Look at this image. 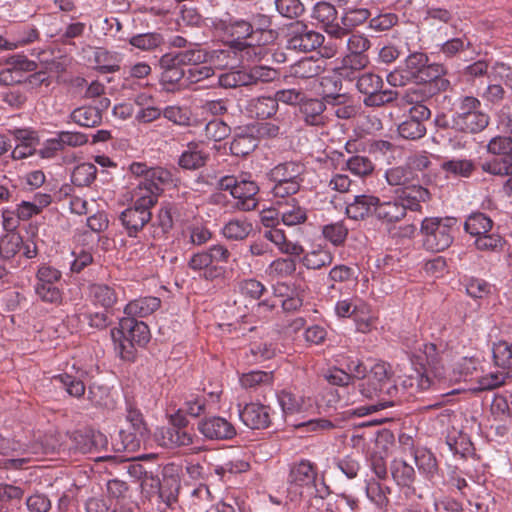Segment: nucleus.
Wrapping results in <instances>:
<instances>
[{
    "mask_svg": "<svg viewBox=\"0 0 512 512\" xmlns=\"http://www.w3.org/2000/svg\"><path fill=\"white\" fill-rule=\"evenodd\" d=\"M359 384L361 395L368 399L378 398L376 404L364 405L346 411L349 416L363 417L373 412L386 409L393 405L390 399L398 391L389 378L385 363L374 364Z\"/></svg>",
    "mask_w": 512,
    "mask_h": 512,
    "instance_id": "1",
    "label": "nucleus"
},
{
    "mask_svg": "<svg viewBox=\"0 0 512 512\" xmlns=\"http://www.w3.org/2000/svg\"><path fill=\"white\" fill-rule=\"evenodd\" d=\"M116 353L125 361H134L136 346L144 347L151 338L149 327L143 321L122 317L119 326L110 331Z\"/></svg>",
    "mask_w": 512,
    "mask_h": 512,
    "instance_id": "2",
    "label": "nucleus"
},
{
    "mask_svg": "<svg viewBox=\"0 0 512 512\" xmlns=\"http://www.w3.org/2000/svg\"><path fill=\"white\" fill-rule=\"evenodd\" d=\"M457 230L455 217H426L420 227L423 247L427 251L442 252L451 246Z\"/></svg>",
    "mask_w": 512,
    "mask_h": 512,
    "instance_id": "3",
    "label": "nucleus"
},
{
    "mask_svg": "<svg viewBox=\"0 0 512 512\" xmlns=\"http://www.w3.org/2000/svg\"><path fill=\"white\" fill-rule=\"evenodd\" d=\"M490 117L481 110V102L474 96L459 99L458 109L452 115L450 128L465 134H476L489 125Z\"/></svg>",
    "mask_w": 512,
    "mask_h": 512,
    "instance_id": "4",
    "label": "nucleus"
},
{
    "mask_svg": "<svg viewBox=\"0 0 512 512\" xmlns=\"http://www.w3.org/2000/svg\"><path fill=\"white\" fill-rule=\"evenodd\" d=\"M230 257L231 253L226 246L216 244L192 254L187 265L203 279L213 281L223 277L226 272V269L217 263H227Z\"/></svg>",
    "mask_w": 512,
    "mask_h": 512,
    "instance_id": "5",
    "label": "nucleus"
},
{
    "mask_svg": "<svg viewBox=\"0 0 512 512\" xmlns=\"http://www.w3.org/2000/svg\"><path fill=\"white\" fill-rule=\"evenodd\" d=\"M129 169L133 175L142 178L133 191L141 192L147 199L152 198L154 204L164 188L173 183L172 173L163 167H148L146 163L133 162Z\"/></svg>",
    "mask_w": 512,
    "mask_h": 512,
    "instance_id": "6",
    "label": "nucleus"
},
{
    "mask_svg": "<svg viewBox=\"0 0 512 512\" xmlns=\"http://www.w3.org/2000/svg\"><path fill=\"white\" fill-rule=\"evenodd\" d=\"M304 166L301 163L288 161L273 167L267 177L273 183L271 193L275 198L284 199L296 194L304 181Z\"/></svg>",
    "mask_w": 512,
    "mask_h": 512,
    "instance_id": "7",
    "label": "nucleus"
},
{
    "mask_svg": "<svg viewBox=\"0 0 512 512\" xmlns=\"http://www.w3.org/2000/svg\"><path fill=\"white\" fill-rule=\"evenodd\" d=\"M142 493L145 497L158 495L157 508L160 512H182L178 503L180 482L176 477H164L161 482L159 478L145 474L141 482Z\"/></svg>",
    "mask_w": 512,
    "mask_h": 512,
    "instance_id": "8",
    "label": "nucleus"
},
{
    "mask_svg": "<svg viewBox=\"0 0 512 512\" xmlns=\"http://www.w3.org/2000/svg\"><path fill=\"white\" fill-rule=\"evenodd\" d=\"M134 205L125 209L120 215V221L130 237H135L151 220L150 209L155 205L152 198H145L141 192L132 193Z\"/></svg>",
    "mask_w": 512,
    "mask_h": 512,
    "instance_id": "9",
    "label": "nucleus"
},
{
    "mask_svg": "<svg viewBox=\"0 0 512 512\" xmlns=\"http://www.w3.org/2000/svg\"><path fill=\"white\" fill-rule=\"evenodd\" d=\"M407 353L413 364L420 366V369H431L436 372L441 363L442 356L438 346L434 343L407 339L405 342Z\"/></svg>",
    "mask_w": 512,
    "mask_h": 512,
    "instance_id": "10",
    "label": "nucleus"
},
{
    "mask_svg": "<svg viewBox=\"0 0 512 512\" xmlns=\"http://www.w3.org/2000/svg\"><path fill=\"white\" fill-rule=\"evenodd\" d=\"M318 477V466L308 459H300L290 464L287 483L300 495L304 490L310 491L315 487Z\"/></svg>",
    "mask_w": 512,
    "mask_h": 512,
    "instance_id": "11",
    "label": "nucleus"
},
{
    "mask_svg": "<svg viewBox=\"0 0 512 512\" xmlns=\"http://www.w3.org/2000/svg\"><path fill=\"white\" fill-rule=\"evenodd\" d=\"M126 420L130 423L132 431L120 432L122 446L126 451H136L147 437V427L141 411L132 406L127 408Z\"/></svg>",
    "mask_w": 512,
    "mask_h": 512,
    "instance_id": "12",
    "label": "nucleus"
},
{
    "mask_svg": "<svg viewBox=\"0 0 512 512\" xmlns=\"http://www.w3.org/2000/svg\"><path fill=\"white\" fill-rule=\"evenodd\" d=\"M270 26L271 18L264 14L253 15L248 21L226 14L215 24L216 29L223 31L239 29L245 32H275Z\"/></svg>",
    "mask_w": 512,
    "mask_h": 512,
    "instance_id": "13",
    "label": "nucleus"
},
{
    "mask_svg": "<svg viewBox=\"0 0 512 512\" xmlns=\"http://www.w3.org/2000/svg\"><path fill=\"white\" fill-rule=\"evenodd\" d=\"M197 430L209 440H230L236 436L234 425L220 416L204 417L197 423Z\"/></svg>",
    "mask_w": 512,
    "mask_h": 512,
    "instance_id": "14",
    "label": "nucleus"
},
{
    "mask_svg": "<svg viewBox=\"0 0 512 512\" xmlns=\"http://www.w3.org/2000/svg\"><path fill=\"white\" fill-rule=\"evenodd\" d=\"M155 441L164 448H180L193 446L199 442V438L187 429L157 428L154 433Z\"/></svg>",
    "mask_w": 512,
    "mask_h": 512,
    "instance_id": "15",
    "label": "nucleus"
},
{
    "mask_svg": "<svg viewBox=\"0 0 512 512\" xmlns=\"http://www.w3.org/2000/svg\"><path fill=\"white\" fill-rule=\"evenodd\" d=\"M259 187L251 179V175H240V179L232 192V197L236 200L235 207L241 211H252L258 205L257 194Z\"/></svg>",
    "mask_w": 512,
    "mask_h": 512,
    "instance_id": "16",
    "label": "nucleus"
},
{
    "mask_svg": "<svg viewBox=\"0 0 512 512\" xmlns=\"http://www.w3.org/2000/svg\"><path fill=\"white\" fill-rule=\"evenodd\" d=\"M221 54L230 56L234 54L241 62L260 60L263 55V47L253 42V34H246L242 38H238L229 42L226 49L220 51Z\"/></svg>",
    "mask_w": 512,
    "mask_h": 512,
    "instance_id": "17",
    "label": "nucleus"
},
{
    "mask_svg": "<svg viewBox=\"0 0 512 512\" xmlns=\"http://www.w3.org/2000/svg\"><path fill=\"white\" fill-rule=\"evenodd\" d=\"M209 153L202 141H190L178 157V165L183 170L194 171L206 165Z\"/></svg>",
    "mask_w": 512,
    "mask_h": 512,
    "instance_id": "18",
    "label": "nucleus"
},
{
    "mask_svg": "<svg viewBox=\"0 0 512 512\" xmlns=\"http://www.w3.org/2000/svg\"><path fill=\"white\" fill-rule=\"evenodd\" d=\"M436 385L435 378L430 376L429 369H415L412 374L399 378L394 386H398L408 396H414L418 392H424Z\"/></svg>",
    "mask_w": 512,
    "mask_h": 512,
    "instance_id": "19",
    "label": "nucleus"
},
{
    "mask_svg": "<svg viewBox=\"0 0 512 512\" xmlns=\"http://www.w3.org/2000/svg\"><path fill=\"white\" fill-rule=\"evenodd\" d=\"M383 479L368 477L364 480L366 498L381 512H387L390 506L391 487L382 482Z\"/></svg>",
    "mask_w": 512,
    "mask_h": 512,
    "instance_id": "20",
    "label": "nucleus"
},
{
    "mask_svg": "<svg viewBox=\"0 0 512 512\" xmlns=\"http://www.w3.org/2000/svg\"><path fill=\"white\" fill-rule=\"evenodd\" d=\"M300 116L309 126L324 127L330 122V117L325 113L326 105L319 99H305L299 107Z\"/></svg>",
    "mask_w": 512,
    "mask_h": 512,
    "instance_id": "21",
    "label": "nucleus"
},
{
    "mask_svg": "<svg viewBox=\"0 0 512 512\" xmlns=\"http://www.w3.org/2000/svg\"><path fill=\"white\" fill-rule=\"evenodd\" d=\"M374 216L382 224L390 225L403 220L406 216L405 208L398 197L383 199L378 197V204Z\"/></svg>",
    "mask_w": 512,
    "mask_h": 512,
    "instance_id": "22",
    "label": "nucleus"
},
{
    "mask_svg": "<svg viewBox=\"0 0 512 512\" xmlns=\"http://www.w3.org/2000/svg\"><path fill=\"white\" fill-rule=\"evenodd\" d=\"M242 422L251 429H265L271 423L270 408L260 403H249L239 411Z\"/></svg>",
    "mask_w": 512,
    "mask_h": 512,
    "instance_id": "23",
    "label": "nucleus"
},
{
    "mask_svg": "<svg viewBox=\"0 0 512 512\" xmlns=\"http://www.w3.org/2000/svg\"><path fill=\"white\" fill-rule=\"evenodd\" d=\"M277 206V215L286 226L303 224L308 218L307 209L291 196L284 198L283 201H277Z\"/></svg>",
    "mask_w": 512,
    "mask_h": 512,
    "instance_id": "24",
    "label": "nucleus"
},
{
    "mask_svg": "<svg viewBox=\"0 0 512 512\" xmlns=\"http://www.w3.org/2000/svg\"><path fill=\"white\" fill-rule=\"evenodd\" d=\"M73 448L83 454L94 451H101L107 446V438L101 432L95 431H76L73 433Z\"/></svg>",
    "mask_w": 512,
    "mask_h": 512,
    "instance_id": "25",
    "label": "nucleus"
},
{
    "mask_svg": "<svg viewBox=\"0 0 512 512\" xmlns=\"http://www.w3.org/2000/svg\"><path fill=\"white\" fill-rule=\"evenodd\" d=\"M378 197L371 194L356 195L347 203L345 213L352 220H364L375 214Z\"/></svg>",
    "mask_w": 512,
    "mask_h": 512,
    "instance_id": "26",
    "label": "nucleus"
},
{
    "mask_svg": "<svg viewBox=\"0 0 512 512\" xmlns=\"http://www.w3.org/2000/svg\"><path fill=\"white\" fill-rule=\"evenodd\" d=\"M262 233L267 242L273 244L282 254L299 257L304 252V247L297 242L288 240L282 229L271 227L263 230Z\"/></svg>",
    "mask_w": 512,
    "mask_h": 512,
    "instance_id": "27",
    "label": "nucleus"
},
{
    "mask_svg": "<svg viewBox=\"0 0 512 512\" xmlns=\"http://www.w3.org/2000/svg\"><path fill=\"white\" fill-rule=\"evenodd\" d=\"M163 26H160V30L174 31L182 30L185 27L197 26L201 21L200 15L194 9H183L179 18H175L174 15L168 11L159 15Z\"/></svg>",
    "mask_w": 512,
    "mask_h": 512,
    "instance_id": "28",
    "label": "nucleus"
},
{
    "mask_svg": "<svg viewBox=\"0 0 512 512\" xmlns=\"http://www.w3.org/2000/svg\"><path fill=\"white\" fill-rule=\"evenodd\" d=\"M312 18L325 32H340L337 10L328 2H319L315 5Z\"/></svg>",
    "mask_w": 512,
    "mask_h": 512,
    "instance_id": "29",
    "label": "nucleus"
},
{
    "mask_svg": "<svg viewBox=\"0 0 512 512\" xmlns=\"http://www.w3.org/2000/svg\"><path fill=\"white\" fill-rule=\"evenodd\" d=\"M161 300L158 297L146 296L140 297L130 301L124 307L125 317H132L134 319L144 318L153 314L159 309Z\"/></svg>",
    "mask_w": 512,
    "mask_h": 512,
    "instance_id": "30",
    "label": "nucleus"
},
{
    "mask_svg": "<svg viewBox=\"0 0 512 512\" xmlns=\"http://www.w3.org/2000/svg\"><path fill=\"white\" fill-rule=\"evenodd\" d=\"M430 198L431 194L428 189L416 185L406 187L398 196V199L401 200L406 213L407 210L421 211V204L428 202Z\"/></svg>",
    "mask_w": 512,
    "mask_h": 512,
    "instance_id": "31",
    "label": "nucleus"
},
{
    "mask_svg": "<svg viewBox=\"0 0 512 512\" xmlns=\"http://www.w3.org/2000/svg\"><path fill=\"white\" fill-rule=\"evenodd\" d=\"M390 472L393 481L398 487L413 489L416 479V472L412 465L405 460L394 459L390 465Z\"/></svg>",
    "mask_w": 512,
    "mask_h": 512,
    "instance_id": "32",
    "label": "nucleus"
},
{
    "mask_svg": "<svg viewBox=\"0 0 512 512\" xmlns=\"http://www.w3.org/2000/svg\"><path fill=\"white\" fill-rule=\"evenodd\" d=\"M302 255L301 262L309 270H320L331 265L334 260L333 252L321 245Z\"/></svg>",
    "mask_w": 512,
    "mask_h": 512,
    "instance_id": "33",
    "label": "nucleus"
},
{
    "mask_svg": "<svg viewBox=\"0 0 512 512\" xmlns=\"http://www.w3.org/2000/svg\"><path fill=\"white\" fill-rule=\"evenodd\" d=\"M89 297L94 305L112 308L118 296L115 289L107 284L94 283L89 286Z\"/></svg>",
    "mask_w": 512,
    "mask_h": 512,
    "instance_id": "34",
    "label": "nucleus"
},
{
    "mask_svg": "<svg viewBox=\"0 0 512 512\" xmlns=\"http://www.w3.org/2000/svg\"><path fill=\"white\" fill-rule=\"evenodd\" d=\"M246 109L251 117L267 119L276 114L278 104L274 97L261 96L251 99Z\"/></svg>",
    "mask_w": 512,
    "mask_h": 512,
    "instance_id": "35",
    "label": "nucleus"
},
{
    "mask_svg": "<svg viewBox=\"0 0 512 512\" xmlns=\"http://www.w3.org/2000/svg\"><path fill=\"white\" fill-rule=\"evenodd\" d=\"M446 69L442 64L426 62L424 68L418 74L415 83H431L435 82L439 89L446 90L449 86V81L444 79Z\"/></svg>",
    "mask_w": 512,
    "mask_h": 512,
    "instance_id": "36",
    "label": "nucleus"
},
{
    "mask_svg": "<svg viewBox=\"0 0 512 512\" xmlns=\"http://www.w3.org/2000/svg\"><path fill=\"white\" fill-rule=\"evenodd\" d=\"M207 57L208 53L205 50L201 49L200 47H196L179 52L173 58L166 54L162 57L161 63L164 65L171 60L173 61V64H181L192 67L194 65H201L205 63L207 61Z\"/></svg>",
    "mask_w": 512,
    "mask_h": 512,
    "instance_id": "37",
    "label": "nucleus"
},
{
    "mask_svg": "<svg viewBox=\"0 0 512 512\" xmlns=\"http://www.w3.org/2000/svg\"><path fill=\"white\" fill-rule=\"evenodd\" d=\"M369 63L366 55L348 54L346 55L340 67L337 68L338 75L342 78L353 80L356 74L364 69Z\"/></svg>",
    "mask_w": 512,
    "mask_h": 512,
    "instance_id": "38",
    "label": "nucleus"
},
{
    "mask_svg": "<svg viewBox=\"0 0 512 512\" xmlns=\"http://www.w3.org/2000/svg\"><path fill=\"white\" fill-rule=\"evenodd\" d=\"M253 230L252 223L246 218H234L228 221L222 233L228 240L242 241L246 239Z\"/></svg>",
    "mask_w": 512,
    "mask_h": 512,
    "instance_id": "39",
    "label": "nucleus"
},
{
    "mask_svg": "<svg viewBox=\"0 0 512 512\" xmlns=\"http://www.w3.org/2000/svg\"><path fill=\"white\" fill-rule=\"evenodd\" d=\"M327 280L330 283L329 288L335 289L337 283L357 285L358 273L355 268L345 264H339L332 267L328 273Z\"/></svg>",
    "mask_w": 512,
    "mask_h": 512,
    "instance_id": "40",
    "label": "nucleus"
},
{
    "mask_svg": "<svg viewBox=\"0 0 512 512\" xmlns=\"http://www.w3.org/2000/svg\"><path fill=\"white\" fill-rule=\"evenodd\" d=\"M414 460L418 470L428 480H432L438 474V464L434 454L426 449H416Z\"/></svg>",
    "mask_w": 512,
    "mask_h": 512,
    "instance_id": "41",
    "label": "nucleus"
},
{
    "mask_svg": "<svg viewBox=\"0 0 512 512\" xmlns=\"http://www.w3.org/2000/svg\"><path fill=\"white\" fill-rule=\"evenodd\" d=\"M349 229L343 220L331 222L321 227V235L334 247H341L345 244Z\"/></svg>",
    "mask_w": 512,
    "mask_h": 512,
    "instance_id": "42",
    "label": "nucleus"
},
{
    "mask_svg": "<svg viewBox=\"0 0 512 512\" xmlns=\"http://www.w3.org/2000/svg\"><path fill=\"white\" fill-rule=\"evenodd\" d=\"M447 177L469 178L475 171V164L470 159H451L443 161L440 165Z\"/></svg>",
    "mask_w": 512,
    "mask_h": 512,
    "instance_id": "43",
    "label": "nucleus"
},
{
    "mask_svg": "<svg viewBox=\"0 0 512 512\" xmlns=\"http://www.w3.org/2000/svg\"><path fill=\"white\" fill-rule=\"evenodd\" d=\"M323 42V34H294L288 40V47L306 53L321 48Z\"/></svg>",
    "mask_w": 512,
    "mask_h": 512,
    "instance_id": "44",
    "label": "nucleus"
},
{
    "mask_svg": "<svg viewBox=\"0 0 512 512\" xmlns=\"http://www.w3.org/2000/svg\"><path fill=\"white\" fill-rule=\"evenodd\" d=\"M258 146V139L250 133L236 134L230 143L232 155L245 157L255 150Z\"/></svg>",
    "mask_w": 512,
    "mask_h": 512,
    "instance_id": "45",
    "label": "nucleus"
},
{
    "mask_svg": "<svg viewBox=\"0 0 512 512\" xmlns=\"http://www.w3.org/2000/svg\"><path fill=\"white\" fill-rule=\"evenodd\" d=\"M71 119L80 126L95 127L101 123L102 115L100 110L96 107L83 106L75 109L71 113Z\"/></svg>",
    "mask_w": 512,
    "mask_h": 512,
    "instance_id": "46",
    "label": "nucleus"
},
{
    "mask_svg": "<svg viewBox=\"0 0 512 512\" xmlns=\"http://www.w3.org/2000/svg\"><path fill=\"white\" fill-rule=\"evenodd\" d=\"M96 68L102 73H112L120 68V58L116 53H111L103 48L93 50Z\"/></svg>",
    "mask_w": 512,
    "mask_h": 512,
    "instance_id": "47",
    "label": "nucleus"
},
{
    "mask_svg": "<svg viewBox=\"0 0 512 512\" xmlns=\"http://www.w3.org/2000/svg\"><path fill=\"white\" fill-rule=\"evenodd\" d=\"M493 225L492 220L483 213L471 214L464 223V229L467 233L477 238L489 233Z\"/></svg>",
    "mask_w": 512,
    "mask_h": 512,
    "instance_id": "48",
    "label": "nucleus"
},
{
    "mask_svg": "<svg viewBox=\"0 0 512 512\" xmlns=\"http://www.w3.org/2000/svg\"><path fill=\"white\" fill-rule=\"evenodd\" d=\"M52 381L59 383L70 396L80 398L85 393V384L79 377L70 375L68 373L54 375Z\"/></svg>",
    "mask_w": 512,
    "mask_h": 512,
    "instance_id": "49",
    "label": "nucleus"
},
{
    "mask_svg": "<svg viewBox=\"0 0 512 512\" xmlns=\"http://www.w3.org/2000/svg\"><path fill=\"white\" fill-rule=\"evenodd\" d=\"M163 117L175 125L187 127L191 126L193 114L189 107L170 105L163 109Z\"/></svg>",
    "mask_w": 512,
    "mask_h": 512,
    "instance_id": "50",
    "label": "nucleus"
},
{
    "mask_svg": "<svg viewBox=\"0 0 512 512\" xmlns=\"http://www.w3.org/2000/svg\"><path fill=\"white\" fill-rule=\"evenodd\" d=\"M241 296L251 301H258L267 292L265 285L255 278L242 279L237 283Z\"/></svg>",
    "mask_w": 512,
    "mask_h": 512,
    "instance_id": "51",
    "label": "nucleus"
},
{
    "mask_svg": "<svg viewBox=\"0 0 512 512\" xmlns=\"http://www.w3.org/2000/svg\"><path fill=\"white\" fill-rule=\"evenodd\" d=\"M477 367L478 361L476 358L463 357L453 365L450 380L455 382L467 381L477 371Z\"/></svg>",
    "mask_w": 512,
    "mask_h": 512,
    "instance_id": "52",
    "label": "nucleus"
},
{
    "mask_svg": "<svg viewBox=\"0 0 512 512\" xmlns=\"http://www.w3.org/2000/svg\"><path fill=\"white\" fill-rule=\"evenodd\" d=\"M346 169L355 176L365 178L373 173L375 165L367 156L353 155L347 159Z\"/></svg>",
    "mask_w": 512,
    "mask_h": 512,
    "instance_id": "53",
    "label": "nucleus"
},
{
    "mask_svg": "<svg viewBox=\"0 0 512 512\" xmlns=\"http://www.w3.org/2000/svg\"><path fill=\"white\" fill-rule=\"evenodd\" d=\"M97 168L92 163H81L77 165L71 175V181L79 187L89 186L95 179Z\"/></svg>",
    "mask_w": 512,
    "mask_h": 512,
    "instance_id": "54",
    "label": "nucleus"
},
{
    "mask_svg": "<svg viewBox=\"0 0 512 512\" xmlns=\"http://www.w3.org/2000/svg\"><path fill=\"white\" fill-rule=\"evenodd\" d=\"M23 239L18 233H7L0 239V257L12 259L22 248Z\"/></svg>",
    "mask_w": 512,
    "mask_h": 512,
    "instance_id": "55",
    "label": "nucleus"
},
{
    "mask_svg": "<svg viewBox=\"0 0 512 512\" xmlns=\"http://www.w3.org/2000/svg\"><path fill=\"white\" fill-rule=\"evenodd\" d=\"M296 271V262L292 258H277L267 267L266 273L272 278H286Z\"/></svg>",
    "mask_w": 512,
    "mask_h": 512,
    "instance_id": "56",
    "label": "nucleus"
},
{
    "mask_svg": "<svg viewBox=\"0 0 512 512\" xmlns=\"http://www.w3.org/2000/svg\"><path fill=\"white\" fill-rule=\"evenodd\" d=\"M34 291L42 302L54 305L62 303L63 290L58 284H35Z\"/></svg>",
    "mask_w": 512,
    "mask_h": 512,
    "instance_id": "57",
    "label": "nucleus"
},
{
    "mask_svg": "<svg viewBox=\"0 0 512 512\" xmlns=\"http://www.w3.org/2000/svg\"><path fill=\"white\" fill-rule=\"evenodd\" d=\"M219 84L224 88H236L252 85L250 72L237 70L230 71L219 76Z\"/></svg>",
    "mask_w": 512,
    "mask_h": 512,
    "instance_id": "58",
    "label": "nucleus"
},
{
    "mask_svg": "<svg viewBox=\"0 0 512 512\" xmlns=\"http://www.w3.org/2000/svg\"><path fill=\"white\" fill-rule=\"evenodd\" d=\"M277 398L279 405L286 415H293L303 410V398L290 391H281Z\"/></svg>",
    "mask_w": 512,
    "mask_h": 512,
    "instance_id": "59",
    "label": "nucleus"
},
{
    "mask_svg": "<svg viewBox=\"0 0 512 512\" xmlns=\"http://www.w3.org/2000/svg\"><path fill=\"white\" fill-rule=\"evenodd\" d=\"M482 171L494 176L512 175V158H494L481 164Z\"/></svg>",
    "mask_w": 512,
    "mask_h": 512,
    "instance_id": "60",
    "label": "nucleus"
},
{
    "mask_svg": "<svg viewBox=\"0 0 512 512\" xmlns=\"http://www.w3.org/2000/svg\"><path fill=\"white\" fill-rule=\"evenodd\" d=\"M321 70L322 68L317 61L305 58L292 67V74L297 78L309 79L318 76Z\"/></svg>",
    "mask_w": 512,
    "mask_h": 512,
    "instance_id": "61",
    "label": "nucleus"
},
{
    "mask_svg": "<svg viewBox=\"0 0 512 512\" xmlns=\"http://www.w3.org/2000/svg\"><path fill=\"white\" fill-rule=\"evenodd\" d=\"M487 151L502 158H512V138L508 136L493 137L487 144Z\"/></svg>",
    "mask_w": 512,
    "mask_h": 512,
    "instance_id": "62",
    "label": "nucleus"
},
{
    "mask_svg": "<svg viewBox=\"0 0 512 512\" xmlns=\"http://www.w3.org/2000/svg\"><path fill=\"white\" fill-rule=\"evenodd\" d=\"M425 124L407 118L398 126L399 135L407 140H418L426 134Z\"/></svg>",
    "mask_w": 512,
    "mask_h": 512,
    "instance_id": "63",
    "label": "nucleus"
},
{
    "mask_svg": "<svg viewBox=\"0 0 512 512\" xmlns=\"http://www.w3.org/2000/svg\"><path fill=\"white\" fill-rule=\"evenodd\" d=\"M493 359L497 366L512 367V345L506 341H498L493 345Z\"/></svg>",
    "mask_w": 512,
    "mask_h": 512,
    "instance_id": "64",
    "label": "nucleus"
}]
</instances>
